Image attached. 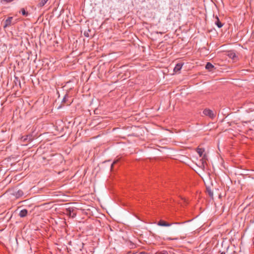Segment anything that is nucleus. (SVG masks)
I'll list each match as a JSON object with an SVG mask.
<instances>
[{
    "label": "nucleus",
    "mask_w": 254,
    "mask_h": 254,
    "mask_svg": "<svg viewBox=\"0 0 254 254\" xmlns=\"http://www.w3.org/2000/svg\"><path fill=\"white\" fill-rule=\"evenodd\" d=\"M48 0H41L40 2L39 3L38 5L40 7L43 6L45 3L47 2Z\"/></svg>",
    "instance_id": "obj_16"
},
{
    "label": "nucleus",
    "mask_w": 254,
    "mask_h": 254,
    "mask_svg": "<svg viewBox=\"0 0 254 254\" xmlns=\"http://www.w3.org/2000/svg\"><path fill=\"white\" fill-rule=\"evenodd\" d=\"M215 18H216V21H215V25H217V26L218 28H221L223 26V24H222L220 22V21L217 16H216Z\"/></svg>",
    "instance_id": "obj_10"
},
{
    "label": "nucleus",
    "mask_w": 254,
    "mask_h": 254,
    "mask_svg": "<svg viewBox=\"0 0 254 254\" xmlns=\"http://www.w3.org/2000/svg\"><path fill=\"white\" fill-rule=\"evenodd\" d=\"M120 160V159L119 158V159H116L114 161L113 163L112 164L111 166V170H113L114 166L115 165H116L117 163H118L119 162Z\"/></svg>",
    "instance_id": "obj_14"
},
{
    "label": "nucleus",
    "mask_w": 254,
    "mask_h": 254,
    "mask_svg": "<svg viewBox=\"0 0 254 254\" xmlns=\"http://www.w3.org/2000/svg\"><path fill=\"white\" fill-rule=\"evenodd\" d=\"M90 31H91V30L89 29H88V30L87 31H85L84 33V36L86 37H89V32Z\"/></svg>",
    "instance_id": "obj_18"
},
{
    "label": "nucleus",
    "mask_w": 254,
    "mask_h": 254,
    "mask_svg": "<svg viewBox=\"0 0 254 254\" xmlns=\"http://www.w3.org/2000/svg\"><path fill=\"white\" fill-rule=\"evenodd\" d=\"M23 192L22 190H18L16 192H15V196L18 198L19 197L22 196L23 195Z\"/></svg>",
    "instance_id": "obj_12"
},
{
    "label": "nucleus",
    "mask_w": 254,
    "mask_h": 254,
    "mask_svg": "<svg viewBox=\"0 0 254 254\" xmlns=\"http://www.w3.org/2000/svg\"><path fill=\"white\" fill-rule=\"evenodd\" d=\"M205 68L210 71H212L215 69L214 66L210 63H207L205 65Z\"/></svg>",
    "instance_id": "obj_7"
},
{
    "label": "nucleus",
    "mask_w": 254,
    "mask_h": 254,
    "mask_svg": "<svg viewBox=\"0 0 254 254\" xmlns=\"http://www.w3.org/2000/svg\"><path fill=\"white\" fill-rule=\"evenodd\" d=\"M68 97L67 94H65L63 100H62V104L64 106V104L66 105V106H69L71 104V102H68L67 99V98Z\"/></svg>",
    "instance_id": "obj_6"
},
{
    "label": "nucleus",
    "mask_w": 254,
    "mask_h": 254,
    "mask_svg": "<svg viewBox=\"0 0 254 254\" xmlns=\"http://www.w3.org/2000/svg\"><path fill=\"white\" fill-rule=\"evenodd\" d=\"M182 66H183V64H182V63L177 64L174 68V71L176 73L179 72V71H180V70L182 68Z\"/></svg>",
    "instance_id": "obj_8"
},
{
    "label": "nucleus",
    "mask_w": 254,
    "mask_h": 254,
    "mask_svg": "<svg viewBox=\"0 0 254 254\" xmlns=\"http://www.w3.org/2000/svg\"><path fill=\"white\" fill-rule=\"evenodd\" d=\"M168 240H172L171 238H167Z\"/></svg>",
    "instance_id": "obj_21"
},
{
    "label": "nucleus",
    "mask_w": 254,
    "mask_h": 254,
    "mask_svg": "<svg viewBox=\"0 0 254 254\" xmlns=\"http://www.w3.org/2000/svg\"><path fill=\"white\" fill-rule=\"evenodd\" d=\"M206 191L208 193V194L209 195L210 197H212L213 196V191L209 188H206Z\"/></svg>",
    "instance_id": "obj_17"
},
{
    "label": "nucleus",
    "mask_w": 254,
    "mask_h": 254,
    "mask_svg": "<svg viewBox=\"0 0 254 254\" xmlns=\"http://www.w3.org/2000/svg\"><path fill=\"white\" fill-rule=\"evenodd\" d=\"M171 223H169L166 221H165L163 220H160V221H159L157 223V225H159V226H166V227H168V226H170L171 225Z\"/></svg>",
    "instance_id": "obj_5"
},
{
    "label": "nucleus",
    "mask_w": 254,
    "mask_h": 254,
    "mask_svg": "<svg viewBox=\"0 0 254 254\" xmlns=\"http://www.w3.org/2000/svg\"><path fill=\"white\" fill-rule=\"evenodd\" d=\"M220 254H225V252H222Z\"/></svg>",
    "instance_id": "obj_20"
},
{
    "label": "nucleus",
    "mask_w": 254,
    "mask_h": 254,
    "mask_svg": "<svg viewBox=\"0 0 254 254\" xmlns=\"http://www.w3.org/2000/svg\"><path fill=\"white\" fill-rule=\"evenodd\" d=\"M66 212L67 215H68V216L72 218L75 217L76 215V213L74 212V210L72 208H68L66 209Z\"/></svg>",
    "instance_id": "obj_4"
},
{
    "label": "nucleus",
    "mask_w": 254,
    "mask_h": 254,
    "mask_svg": "<svg viewBox=\"0 0 254 254\" xmlns=\"http://www.w3.org/2000/svg\"><path fill=\"white\" fill-rule=\"evenodd\" d=\"M17 19H14L12 16H9L3 22V27L4 29H6L12 25H14L17 23Z\"/></svg>",
    "instance_id": "obj_1"
},
{
    "label": "nucleus",
    "mask_w": 254,
    "mask_h": 254,
    "mask_svg": "<svg viewBox=\"0 0 254 254\" xmlns=\"http://www.w3.org/2000/svg\"><path fill=\"white\" fill-rule=\"evenodd\" d=\"M203 113L204 115L209 117L211 119H214L216 116V114L209 109H205L203 110Z\"/></svg>",
    "instance_id": "obj_2"
},
{
    "label": "nucleus",
    "mask_w": 254,
    "mask_h": 254,
    "mask_svg": "<svg viewBox=\"0 0 254 254\" xmlns=\"http://www.w3.org/2000/svg\"><path fill=\"white\" fill-rule=\"evenodd\" d=\"M196 152L199 154V156L201 157L204 152V149L203 148H197L196 149Z\"/></svg>",
    "instance_id": "obj_13"
},
{
    "label": "nucleus",
    "mask_w": 254,
    "mask_h": 254,
    "mask_svg": "<svg viewBox=\"0 0 254 254\" xmlns=\"http://www.w3.org/2000/svg\"><path fill=\"white\" fill-rule=\"evenodd\" d=\"M33 140V137L31 134H28L25 136H22L21 137V140L23 143L27 144Z\"/></svg>",
    "instance_id": "obj_3"
},
{
    "label": "nucleus",
    "mask_w": 254,
    "mask_h": 254,
    "mask_svg": "<svg viewBox=\"0 0 254 254\" xmlns=\"http://www.w3.org/2000/svg\"><path fill=\"white\" fill-rule=\"evenodd\" d=\"M228 56L233 59V60H235V58H236V55L235 52L233 51H229L228 52Z\"/></svg>",
    "instance_id": "obj_11"
},
{
    "label": "nucleus",
    "mask_w": 254,
    "mask_h": 254,
    "mask_svg": "<svg viewBox=\"0 0 254 254\" xmlns=\"http://www.w3.org/2000/svg\"><path fill=\"white\" fill-rule=\"evenodd\" d=\"M28 213V210L26 209H23L21 210L19 214V215L20 217H24L27 216Z\"/></svg>",
    "instance_id": "obj_9"
},
{
    "label": "nucleus",
    "mask_w": 254,
    "mask_h": 254,
    "mask_svg": "<svg viewBox=\"0 0 254 254\" xmlns=\"http://www.w3.org/2000/svg\"><path fill=\"white\" fill-rule=\"evenodd\" d=\"M20 13H21L23 16H27L29 14L28 12L27 11H26L24 8L21 9Z\"/></svg>",
    "instance_id": "obj_15"
},
{
    "label": "nucleus",
    "mask_w": 254,
    "mask_h": 254,
    "mask_svg": "<svg viewBox=\"0 0 254 254\" xmlns=\"http://www.w3.org/2000/svg\"><path fill=\"white\" fill-rule=\"evenodd\" d=\"M163 254H167V253L166 252H164Z\"/></svg>",
    "instance_id": "obj_19"
}]
</instances>
